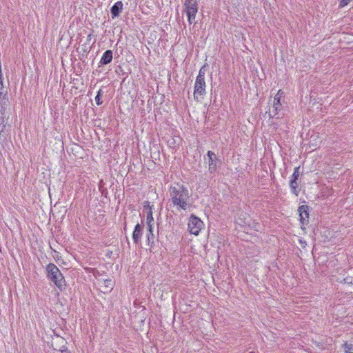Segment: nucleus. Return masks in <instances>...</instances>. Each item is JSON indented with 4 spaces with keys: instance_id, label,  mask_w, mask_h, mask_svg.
<instances>
[{
    "instance_id": "1",
    "label": "nucleus",
    "mask_w": 353,
    "mask_h": 353,
    "mask_svg": "<svg viewBox=\"0 0 353 353\" xmlns=\"http://www.w3.org/2000/svg\"><path fill=\"white\" fill-rule=\"evenodd\" d=\"M170 201L177 210H188L192 206L190 193L183 184L176 183L169 188Z\"/></svg>"
},
{
    "instance_id": "2",
    "label": "nucleus",
    "mask_w": 353,
    "mask_h": 353,
    "mask_svg": "<svg viewBox=\"0 0 353 353\" xmlns=\"http://www.w3.org/2000/svg\"><path fill=\"white\" fill-rule=\"evenodd\" d=\"M202 67L196 78L194 85V99L196 101H201L206 94V83L205 81V70Z\"/></svg>"
},
{
    "instance_id": "3",
    "label": "nucleus",
    "mask_w": 353,
    "mask_h": 353,
    "mask_svg": "<svg viewBox=\"0 0 353 353\" xmlns=\"http://www.w3.org/2000/svg\"><path fill=\"white\" fill-rule=\"evenodd\" d=\"M46 272L47 278L52 281L59 289L61 290L65 288L64 277L57 265L52 263H49L46 266Z\"/></svg>"
},
{
    "instance_id": "4",
    "label": "nucleus",
    "mask_w": 353,
    "mask_h": 353,
    "mask_svg": "<svg viewBox=\"0 0 353 353\" xmlns=\"http://www.w3.org/2000/svg\"><path fill=\"white\" fill-rule=\"evenodd\" d=\"M198 9L199 6L197 0H184L183 11L187 15L188 21L190 24L194 23Z\"/></svg>"
},
{
    "instance_id": "5",
    "label": "nucleus",
    "mask_w": 353,
    "mask_h": 353,
    "mask_svg": "<svg viewBox=\"0 0 353 353\" xmlns=\"http://www.w3.org/2000/svg\"><path fill=\"white\" fill-rule=\"evenodd\" d=\"M188 226L190 232L197 236L203 228V223L199 218L192 214L189 218Z\"/></svg>"
},
{
    "instance_id": "6",
    "label": "nucleus",
    "mask_w": 353,
    "mask_h": 353,
    "mask_svg": "<svg viewBox=\"0 0 353 353\" xmlns=\"http://www.w3.org/2000/svg\"><path fill=\"white\" fill-rule=\"evenodd\" d=\"M283 92L279 90L274 99L273 106L269 110V114L270 117H276L279 114V111L281 110L282 105L281 103V98Z\"/></svg>"
},
{
    "instance_id": "7",
    "label": "nucleus",
    "mask_w": 353,
    "mask_h": 353,
    "mask_svg": "<svg viewBox=\"0 0 353 353\" xmlns=\"http://www.w3.org/2000/svg\"><path fill=\"white\" fill-rule=\"evenodd\" d=\"M208 158L205 159L208 164V170L210 173L216 171L218 163L216 155L212 151H208L207 153Z\"/></svg>"
},
{
    "instance_id": "8",
    "label": "nucleus",
    "mask_w": 353,
    "mask_h": 353,
    "mask_svg": "<svg viewBox=\"0 0 353 353\" xmlns=\"http://www.w3.org/2000/svg\"><path fill=\"white\" fill-rule=\"evenodd\" d=\"M143 212L146 214L147 224L150 227V231L152 232V223L154 222V219L152 216V209L149 201L144 202Z\"/></svg>"
},
{
    "instance_id": "9",
    "label": "nucleus",
    "mask_w": 353,
    "mask_h": 353,
    "mask_svg": "<svg viewBox=\"0 0 353 353\" xmlns=\"http://www.w3.org/2000/svg\"><path fill=\"white\" fill-rule=\"evenodd\" d=\"M299 212L300 216V221L302 224L307 223L309 218L308 206L301 205L299 208Z\"/></svg>"
},
{
    "instance_id": "10",
    "label": "nucleus",
    "mask_w": 353,
    "mask_h": 353,
    "mask_svg": "<svg viewBox=\"0 0 353 353\" xmlns=\"http://www.w3.org/2000/svg\"><path fill=\"white\" fill-rule=\"evenodd\" d=\"M123 3L121 1L116 2L111 8V14L112 19L117 17L123 10Z\"/></svg>"
},
{
    "instance_id": "11",
    "label": "nucleus",
    "mask_w": 353,
    "mask_h": 353,
    "mask_svg": "<svg viewBox=\"0 0 353 353\" xmlns=\"http://www.w3.org/2000/svg\"><path fill=\"white\" fill-rule=\"evenodd\" d=\"M142 236V227L139 223H137L132 233V239L134 243H138Z\"/></svg>"
},
{
    "instance_id": "12",
    "label": "nucleus",
    "mask_w": 353,
    "mask_h": 353,
    "mask_svg": "<svg viewBox=\"0 0 353 353\" xmlns=\"http://www.w3.org/2000/svg\"><path fill=\"white\" fill-rule=\"evenodd\" d=\"M112 51L110 50H108L103 54L100 60V63L101 65L108 64L112 61Z\"/></svg>"
},
{
    "instance_id": "13",
    "label": "nucleus",
    "mask_w": 353,
    "mask_h": 353,
    "mask_svg": "<svg viewBox=\"0 0 353 353\" xmlns=\"http://www.w3.org/2000/svg\"><path fill=\"white\" fill-rule=\"evenodd\" d=\"M299 184L296 180L290 179V187L291 190V192L296 196L299 195V190L298 189Z\"/></svg>"
},
{
    "instance_id": "14",
    "label": "nucleus",
    "mask_w": 353,
    "mask_h": 353,
    "mask_svg": "<svg viewBox=\"0 0 353 353\" xmlns=\"http://www.w3.org/2000/svg\"><path fill=\"white\" fill-rule=\"evenodd\" d=\"M8 105V98H1L0 99V111L1 114H4V111L6 110Z\"/></svg>"
},
{
    "instance_id": "15",
    "label": "nucleus",
    "mask_w": 353,
    "mask_h": 353,
    "mask_svg": "<svg viewBox=\"0 0 353 353\" xmlns=\"http://www.w3.org/2000/svg\"><path fill=\"white\" fill-rule=\"evenodd\" d=\"M101 95H102V90H99L97 92V94L95 97V101H96V103L99 105L101 104H102L103 101H101Z\"/></svg>"
},
{
    "instance_id": "16",
    "label": "nucleus",
    "mask_w": 353,
    "mask_h": 353,
    "mask_svg": "<svg viewBox=\"0 0 353 353\" xmlns=\"http://www.w3.org/2000/svg\"><path fill=\"white\" fill-rule=\"evenodd\" d=\"M299 167H296L294 168V172L291 176V179L298 180L299 177Z\"/></svg>"
},
{
    "instance_id": "17",
    "label": "nucleus",
    "mask_w": 353,
    "mask_h": 353,
    "mask_svg": "<svg viewBox=\"0 0 353 353\" xmlns=\"http://www.w3.org/2000/svg\"><path fill=\"white\" fill-rule=\"evenodd\" d=\"M344 350L345 353H352L350 351L353 348V345L352 344H348L347 343H345L343 344Z\"/></svg>"
},
{
    "instance_id": "18",
    "label": "nucleus",
    "mask_w": 353,
    "mask_h": 353,
    "mask_svg": "<svg viewBox=\"0 0 353 353\" xmlns=\"http://www.w3.org/2000/svg\"><path fill=\"white\" fill-rule=\"evenodd\" d=\"M352 1V0H340L339 6L341 7H344V6H347Z\"/></svg>"
},
{
    "instance_id": "19",
    "label": "nucleus",
    "mask_w": 353,
    "mask_h": 353,
    "mask_svg": "<svg viewBox=\"0 0 353 353\" xmlns=\"http://www.w3.org/2000/svg\"><path fill=\"white\" fill-rule=\"evenodd\" d=\"M6 94H7V92H1V93H0V99H1V98H7L6 97Z\"/></svg>"
},
{
    "instance_id": "20",
    "label": "nucleus",
    "mask_w": 353,
    "mask_h": 353,
    "mask_svg": "<svg viewBox=\"0 0 353 353\" xmlns=\"http://www.w3.org/2000/svg\"><path fill=\"white\" fill-rule=\"evenodd\" d=\"M148 232H149V233L147 234V236H148V241H150V236L151 235L152 236H153V233H152V232H151L150 231V228H148Z\"/></svg>"
},
{
    "instance_id": "21",
    "label": "nucleus",
    "mask_w": 353,
    "mask_h": 353,
    "mask_svg": "<svg viewBox=\"0 0 353 353\" xmlns=\"http://www.w3.org/2000/svg\"><path fill=\"white\" fill-rule=\"evenodd\" d=\"M344 282H345V283H352V281H350V278H345V279H344Z\"/></svg>"
},
{
    "instance_id": "22",
    "label": "nucleus",
    "mask_w": 353,
    "mask_h": 353,
    "mask_svg": "<svg viewBox=\"0 0 353 353\" xmlns=\"http://www.w3.org/2000/svg\"><path fill=\"white\" fill-rule=\"evenodd\" d=\"M1 87L0 88V93H1V92H7V91L3 89V84L1 85Z\"/></svg>"
},
{
    "instance_id": "23",
    "label": "nucleus",
    "mask_w": 353,
    "mask_h": 353,
    "mask_svg": "<svg viewBox=\"0 0 353 353\" xmlns=\"http://www.w3.org/2000/svg\"><path fill=\"white\" fill-rule=\"evenodd\" d=\"M3 128H5V125H3L2 128H1V131L3 130Z\"/></svg>"
}]
</instances>
